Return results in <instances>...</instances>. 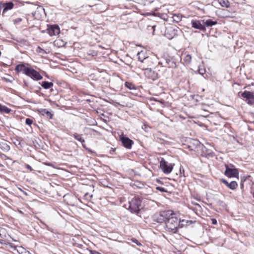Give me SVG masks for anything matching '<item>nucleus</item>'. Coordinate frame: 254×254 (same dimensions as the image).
Returning <instances> with one entry per match:
<instances>
[{
	"mask_svg": "<svg viewBox=\"0 0 254 254\" xmlns=\"http://www.w3.org/2000/svg\"><path fill=\"white\" fill-rule=\"evenodd\" d=\"M125 86L130 90L135 89V86L131 83L126 82L125 83Z\"/></svg>",
	"mask_w": 254,
	"mask_h": 254,
	"instance_id": "nucleus-24",
	"label": "nucleus"
},
{
	"mask_svg": "<svg viewBox=\"0 0 254 254\" xmlns=\"http://www.w3.org/2000/svg\"><path fill=\"white\" fill-rule=\"evenodd\" d=\"M166 63L167 64L169 67L175 68L177 66V64L176 61L173 58H168L166 59Z\"/></svg>",
	"mask_w": 254,
	"mask_h": 254,
	"instance_id": "nucleus-14",
	"label": "nucleus"
},
{
	"mask_svg": "<svg viewBox=\"0 0 254 254\" xmlns=\"http://www.w3.org/2000/svg\"><path fill=\"white\" fill-rule=\"evenodd\" d=\"M191 26L193 28L203 31H205V26L199 20H192L191 21Z\"/></svg>",
	"mask_w": 254,
	"mask_h": 254,
	"instance_id": "nucleus-11",
	"label": "nucleus"
},
{
	"mask_svg": "<svg viewBox=\"0 0 254 254\" xmlns=\"http://www.w3.org/2000/svg\"><path fill=\"white\" fill-rule=\"evenodd\" d=\"M203 23L206 25L207 27L212 26L213 25H216L217 23L216 21H213L212 19H207L205 21L203 20Z\"/></svg>",
	"mask_w": 254,
	"mask_h": 254,
	"instance_id": "nucleus-21",
	"label": "nucleus"
},
{
	"mask_svg": "<svg viewBox=\"0 0 254 254\" xmlns=\"http://www.w3.org/2000/svg\"><path fill=\"white\" fill-rule=\"evenodd\" d=\"M172 214L173 211L171 210L162 211L155 215L154 220L157 223H162L166 222L168 217L171 216Z\"/></svg>",
	"mask_w": 254,
	"mask_h": 254,
	"instance_id": "nucleus-4",
	"label": "nucleus"
},
{
	"mask_svg": "<svg viewBox=\"0 0 254 254\" xmlns=\"http://www.w3.org/2000/svg\"><path fill=\"white\" fill-rule=\"evenodd\" d=\"M133 242L135 243H136L137 244V245L138 246H141V244L140 243L138 242L137 240H133Z\"/></svg>",
	"mask_w": 254,
	"mask_h": 254,
	"instance_id": "nucleus-37",
	"label": "nucleus"
},
{
	"mask_svg": "<svg viewBox=\"0 0 254 254\" xmlns=\"http://www.w3.org/2000/svg\"><path fill=\"white\" fill-rule=\"evenodd\" d=\"M90 253L91 254H100V253L98 252L93 250H90Z\"/></svg>",
	"mask_w": 254,
	"mask_h": 254,
	"instance_id": "nucleus-34",
	"label": "nucleus"
},
{
	"mask_svg": "<svg viewBox=\"0 0 254 254\" xmlns=\"http://www.w3.org/2000/svg\"><path fill=\"white\" fill-rule=\"evenodd\" d=\"M36 51L37 52L39 53H44V54H47L48 52H47V51H46L45 50H44V49H43L42 48H41L40 47H38L37 50H36Z\"/></svg>",
	"mask_w": 254,
	"mask_h": 254,
	"instance_id": "nucleus-27",
	"label": "nucleus"
},
{
	"mask_svg": "<svg viewBox=\"0 0 254 254\" xmlns=\"http://www.w3.org/2000/svg\"><path fill=\"white\" fill-rule=\"evenodd\" d=\"M144 74L146 77L152 80H155L158 78V74L151 68H146L144 71Z\"/></svg>",
	"mask_w": 254,
	"mask_h": 254,
	"instance_id": "nucleus-9",
	"label": "nucleus"
},
{
	"mask_svg": "<svg viewBox=\"0 0 254 254\" xmlns=\"http://www.w3.org/2000/svg\"><path fill=\"white\" fill-rule=\"evenodd\" d=\"M186 222H187L185 220H182V221H181V222L180 223V225H179V227H183L185 225L184 223H186Z\"/></svg>",
	"mask_w": 254,
	"mask_h": 254,
	"instance_id": "nucleus-31",
	"label": "nucleus"
},
{
	"mask_svg": "<svg viewBox=\"0 0 254 254\" xmlns=\"http://www.w3.org/2000/svg\"><path fill=\"white\" fill-rule=\"evenodd\" d=\"M21 21H22V18H17L14 19V23H18L20 22H21Z\"/></svg>",
	"mask_w": 254,
	"mask_h": 254,
	"instance_id": "nucleus-32",
	"label": "nucleus"
},
{
	"mask_svg": "<svg viewBox=\"0 0 254 254\" xmlns=\"http://www.w3.org/2000/svg\"><path fill=\"white\" fill-rule=\"evenodd\" d=\"M241 96L248 105L251 106L254 105V93L245 91L241 93Z\"/></svg>",
	"mask_w": 254,
	"mask_h": 254,
	"instance_id": "nucleus-7",
	"label": "nucleus"
},
{
	"mask_svg": "<svg viewBox=\"0 0 254 254\" xmlns=\"http://www.w3.org/2000/svg\"><path fill=\"white\" fill-rule=\"evenodd\" d=\"M13 6L14 4L12 2H8L4 3L3 4L4 8L3 9V13H4L6 11L12 9Z\"/></svg>",
	"mask_w": 254,
	"mask_h": 254,
	"instance_id": "nucleus-19",
	"label": "nucleus"
},
{
	"mask_svg": "<svg viewBox=\"0 0 254 254\" xmlns=\"http://www.w3.org/2000/svg\"><path fill=\"white\" fill-rule=\"evenodd\" d=\"M182 15L180 14H174L173 15L172 18L173 19L174 21H175L176 22H179L182 20Z\"/></svg>",
	"mask_w": 254,
	"mask_h": 254,
	"instance_id": "nucleus-22",
	"label": "nucleus"
},
{
	"mask_svg": "<svg viewBox=\"0 0 254 254\" xmlns=\"http://www.w3.org/2000/svg\"><path fill=\"white\" fill-rule=\"evenodd\" d=\"M73 136L75 139L82 143V146L84 148H85V145L83 144V143L85 142V140L82 137L81 134H78L77 133H74L73 134Z\"/></svg>",
	"mask_w": 254,
	"mask_h": 254,
	"instance_id": "nucleus-17",
	"label": "nucleus"
},
{
	"mask_svg": "<svg viewBox=\"0 0 254 254\" xmlns=\"http://www.w3.org/2000/svg\"><path fill=\"white\" fill-rule=\"evenodd\" d=\"M198 73L202 75H203L205 73V69L202 66H199Z\"/></svg>",
	"mask_w": 254,
	"mask_h": 254,
	"instance_id": "nucleus-26",
	"label": "nucleus"
},
{
	"mask_svg": "<svg viewBox=\"0 0 254 254\" xmlns=\"http://www.w3.org/2000/svg\"><path fill=\"white\" fill-rule=\"evenodd\" d=\"M226 170L225 171V175L229 177H238L239 176V171L238 170L234 167L233 165H230V166L227 164H225Z\"/></svg>",
	"mask_w": 254,
	"mask_h": 254,
	"instance_id": "nucleus-5",
	"label": "nucleus"
},
{
	"mask_svg": "<svg viewBox=\"0 0 254 254\" xmlns=\"http://www.w3.org/2000/svg\"><path fill=\"white\" fill-rule=\"evenodd\" d=\"M120 140L125 147L129 149L131 148L132 145L133 144V141L128 137L123 135L120 136Z\"/></svg>",
	"mask_w": 254,
	"mask_h": 254,
	"instance_id": "nucleus-8",
	"label": "nucleus"
},
{
	"mask_svg": "<svg viewBox=\"0 0 254 254\" xmlns=\"http://www.w3.org/2000/svg\"><path fill=\"white\" fill-rule=\"evenodd\" d=\"M41 86L45 89H48L53 86L54 84L52 82L43 81L41 84Z\"/></svg>",
	"mask_w": 254,
	"mask_h": 254,
	"instance_id": "nucleus-20",
	"label": "nucleus"
},
{
	"mask_svg": "<svg viewBox=\"0 0 254 254\" xmlns=\"http://www.w3.org/2000/svg\"><path fill=\"white\" fill-rule=\"evenodd\" d=\"M25 167L27 169L29 170L30 171H33V169L32 168V167L29 165H28V164H26L25 165Z\"/></svg>",
	"mask_w": 254,
	"mask_h": 254,
	"instance_id": "nucleus-33",
	"label": "nucleus"
},
{
	"mask_svg": "<svg viewBox=\"0 0 254 254\" xmlns=\"http://www.w3.org/2000/svg\"><path fill=\"white\" fill-rule=\"evenodd\" d=\"M141 201L139 198L134 197L130 201H128L127 208L131 213H138L140 211V206Z\"/></svg>",
	"mask_w": 254,
	"mask_h": 254,
	"instance_id": "nucleus-3",
	"label": "nucleus"
},
{
	"mask_svg": "<svg viewBox=\"0 0 254 254\" xmlns=\"http://www.w3.org/2000/svg\"><path fill=\"white\" fill-rule=\"evenodd\" d=\"M24 193L26 195H28V194H27V192H25V191H24Z\"/></svg>",
	"mask_w": 254,
	"mask_h": 254,
	"instance_id": "nucleus-38",
	"label": "nucleus"
},
{
	"mask_svg": "<svg viewBox=\"0 0 254 254\" xmlns=\"http://www.w3.org/2000/svg\"><path fill=\"white\" fill-rule=\"evenodd\" d=\"M33 123V121L31 119L29 118H27L25 121V123L26 125L30 126Z\"/></svg>",
	"mask_w": 254,
	"mask_h": 254,
	"instance_id": "nucleus-29",
	"label": "nucleus"
},
{
	"mask_svg": "<svg viewBox=\"0 0 254 254\" xmlns=\"http://www.w3.org/2000/svg\"><path fill=\"white\" fill-rule=\"evenodd\" d=\"M181 220L176 217L173 212L172 215L168 217L166 222V226L169 232L176 233L178 231Z\"/></svg>",
	"mask_w": 254,
	"mask_h": 254,
	"instance_id": "nucleus-2",
	"label": "nucleus"
},
{
	"mask_svg": "<svg viewBox=\"0 0 254 254\" xmlns=\"http://www.w3.org/2000/svg\"><path fill=\"white\" fill-rule=\"evenodd\" d=\"M253 197L254 198V192H253Z\"/></svg>",
	"mask_w": 254,
	"mask_h": 254,
	"instance_id": "nucleus-39",
	"label": "nucleus"
},
{
	"mask_svg": "<svg viewBox=\"0 0 254 254\" xmlns=\"http://www.w3.org/2000/svg\"><path fill=\"white\" fill-rule=\"evenodd\" d=\"M14 144L17 147H21V143L20 141L18 139H15V140L13 142Z\"/></svg>",
	"mask_w": 254,
	"mask_h": 254,
	"instance_id": "nucleus-30",
	"label": "nucleus"
},
{
	"mask_svg": "<svg viewBox=\"0 0 254 254\" xmlns=\"http://www.w3.org/2000/svg\"><path fill=\"white\" fill-rule=\"evenodd\" d=\"M211 220H212V223L213 224H214V225L217 224V221L216 219H212Z\"/></svg>",
	"mask_w": 254,
	"mask_h": 254,
	"instance_id": "nucleus-36",
	"label": "nucleus"
},
{
	"mask_svg": "<svg viewBox=\"0 0 254 254\" xmlns=\"http://www.w3.org/2000/svg\"><path fill=\"white\" fill-rule=\"evenodd\" d=\"M175 34V30L172 27L168 28L166 30L165 35L170 39H172Z\"/></svg>",
	"mask_w": 254,
	"mask_h": 254,
	"instance_id": "nucleus-15",
	"label": "nucleus"
},
{
	"mask_svg": "<svg viewBox=\"0 0 254 254\" xmlns=\"http://www.w3.org/2000/svg\"><path fill=\"white\" fill-rule=\"evenodd\" d=\"M220 5L223 7H228L229 6V2L227 0H218Z\"/></svg>",
	"mask_w": 254,
	"mask_h": 254,
	"instance_id": "nucleus-23",
	"label": "nucleus"
},
{
	"mask_svg": "<svg viewBox=\"0 0 254 254\" xmlns=\"http://www.w3.org/2000/svg\"><path fill=\"white\" fill-rule=\"evenodd\" d=\"M137 57L138 60L142 63L147 58L146 52L143 51L138 52Z\"/></svg>",
	"mask_w": 254,
	"mask_h": 254,
	"instance_id": "nucleus-16",
	"label": "nucleus"
},
{
	"mask_svg": "<svg viewBox=\"0 0 254 254\" xmlns=\"http://www.w3.org/2000/svg\"><path fill=\"white\" fill-rule=\"evenodd\" d=\"M45 164L48 166L52 167L53 168H55L54 165L52 163H46Z\"/></svg>",
	"mask_w": 254,
	"mask_h": 254,
	"instance_id": "nucleus-35",
	"label": "nucleus"
},
{
	"mask_svg": "<svg viewBox=\"0 0 254 254\" xmlns=\"http://www.w3.org/2000/svg\"><path fill=\"white\" fill-rule=\"evenodd\" d=\"M11 111V110L6 106L0 104V113L9 114Z\"/></svg>",
	"mask_w": 254,
	"mask_h": 254,
	"instance_id": "nucleus-18",
	"label": "nucleus"
},
{
	"mask_svg": "<svg viewBox=\"0 0 254 254\" xmlns=\"http://www.w3.org/2000/svg\"><path fill=\"white\" fill-rule=\"evenodd\" d=\"M48 31L50 36H56L60 34V29L59 26L52 25L48 28Z\"/></svg>",
	"mask_w": 254,
	"mask_h": 254,
	"instance_id": "nucleus-10",
	"label": "nucleus"
},
{
	"mask_svg": "<svg viewBox=\"0 0 254 254\" xmlns=\"http://www.w3.org/2000/svg\"><path fill=\"white\" fill-rule=\"evenodd\" d=\"M191 60V57L190 55H186L184 58V61L190 64Z\"/></svg>",
	"mask_w": 254,
	"mask_h": 254,
	"instance_id": "nucleus-25",
	"label": "nucleus"
},
{
	"mask_svg": "<svg viewBox=\"0 0 254 254\" xmlns=\"http://www.w3.org/2000/svg\"><path fill=\"white\" fill-rule=\"evenodd\" d=\"M174 166V164L170 163L164 159H162L160 163V167L163 172L166 174L170 173Z\"/></svg>",
	"mask_w": 254,
	"mask_h": 254,
	"instance_id": "nucleus-6",
	"label": "nucleus"
},
{
	"mask_svg": "<svg viewBox=\"0 0 254 254\" xmlns=\"http://www.w3.org/2000/svg\"><path fill=\"white\" fill-rule=\"evenodd\" d=\"M15 69L18 72H22L23 74L35 80H40L43 78V76L39 72L32 68L26 66L23 64H18L15 67Z\"/></svg>",
	"mask_w": 254,
	"mask_h": 254,
	"instance_id": "nucleus-1",
	"label": "nucleus"
},
{
	"mask_svg": "<svg viewBox=\"0 0 254 254\" xmlns=\"http://www.w3.org/2000/svg\"><path fill=\"white\" fill-rule=\"evenodd\" d=\"M156 189L161 192H167V190L164 188L161 187H156Z\"/></svg>",
	"mask_w": 254,
	"mask_h": 254,
	"instance_id": "nucleus-28",
	"label": "nucleus"
},
{
	"mask_svg": "<svg viewBox=\"0 0 254 254\" xmlns=\"http://www.w3.org/2000/svg\"><path fill=\"white\" fill-rule=\"evenodd\" d=\"M38 112L41 115L45 116L49 119H51L53 118V114L46 109H40L38 110Z\"/></svg>",
	"mask_w": 254,
	"mask_h": 254,
	"instance_id": "nucleus-13",
	"label": "nucleus"
},
{
	"mask_svg": "<svg viewBox=\"0 0 254 254\" xmlns=\"http://www.w3.org/2000/svg\"><path fill=\"white\" fill-rule=\"evenodd\" d=\"M221 182L229 189L233 190H235L238 187V184L236 181H231L230 183H229L225 179H222Z\"/></svg>",
	"mask_w": 254,
	"mask_h": 254,
	"instance_id": "nucleus-12",
	"label": "nucleus"
}]
</instances>
